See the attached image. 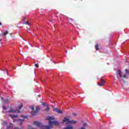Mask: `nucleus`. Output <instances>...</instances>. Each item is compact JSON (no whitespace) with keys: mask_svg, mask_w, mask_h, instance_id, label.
<instances>
[{"mask_svg":"<svg viewBox=\"0 0 129 129\" xmlns=\"http://www.w3.org/2000/svg\"><path fill=\"white\" fill-rule=\"evenodd\" d=\"M22 107H23V105L22 104H20V106H18V109H21Z\"/></svg>","mask_w":129,"mask_h":129,"instance_id":"nucleus-17","label":"nucleus"},{"mask_svg":"<svg viewBox=\"0 0 129 129\" xmlns=\"http://www.w3.org/2000/svg\"><path fill=\"white\" fill-rule=\"evenodd\" d=\"M2 40L0 39V42H1Z\"/></svg>","mask_w":129,"mask_h":129,"instance_id":"nucleus-32","label":"nucleus"},{"mask_svg":"<svg viewBox=\"0 0 129 129\" xmlns=\"http://www.w3.org/2000/svg\"><path fill=\"white\" fill-rule=\"evenodd\" d=\"M62 122H66L67 124H69L70 122V119L69 118V117H64L62 120Z\"/></svg>","mask_w":129,"mask_h":129,"instance_id":"nucleus-4","label":"nucleus"},{"mask_svg":"<svg viewBox=\"0 0 129 129\" xmlns=\"http://www.w3.org/2000/svg\"><path fill=\"white\" fill-rule=\"evenodd\" d=\"M8 34H9V31L6 30L4 32V33L3 34H2V37H5V36H7V35H8Z\"/></svg>","mask_w":129,"mask_h":129,"instance_id":"nucleus-10","label":"nucleus"},{"mask_svg":"<svg viewBox=\"0 0 129 129\" xmlns=\"http://www.w3.org/2000/svg\"><path fill=\"white\" fill-rule=\"evenodd\" d=\"M1 36H2V34H0V37H1Z\"/></svg>","mask_w":129,"mask_h":129,"instance_id":"nucleus-31","label":"nucleus"},{"mask_svg":"<svg viewBox=\"0 0 129 129\" xmlns=\"http://www.w3.org/2000/svg\"><path fill=\"white\" fill-rule=\"evenodd\" d=\"M31 109H32V110H34V107H33V106L31 107Z\"/></svg>","mask_w":129,"mask_h":129,"instance_id":"nucleus-25","label":"nucleus"},{"mask_svg":"<svg viewBox=\"0 0 129 129\" xmlns=\"http://www.w3.org/2000/svg\"><path fill=\"white\" fill-rule=\"evenodd\" d=\"M24 24H25L26 25H28L29 26H30V25H31V24H30V23H29V21L25 22L24 23Z\"/></svg>","mask_w":129,"mask_h":129,"instance_id":"nucleus-16","label":"nucleus"},{"mask_svg":"<svg viewBox=\"0 0 129 129\" xmlns=\"http://www.w3.org/2000/svg\"><path fill=\"white\" fill-rule=\"evenodd\" d=\"M6 71V73H8V71Z\"/></svg>","mask_w":129,"mask_h":129,"instance_id":"nucleus-30","label":"nucleus"},{"mask_svg":"<svg viewBox=\"0 0 129 129\" xmlns=\"http://www.w3.org/2000/svg\"><path fill=\"white\" fill-rule=\"evenodd\" d=\"M21 117L24 118H28V116H25V115H22Z\"/></svg>","mask_w":129,"mask_h":129,"instance_id":"nucleus-18","label":"nucleus"},{"mask_svg":"<svg viewBox=\"0 0 129 129\" xmlns=\"http://www.w3.org/2000/svg\"><path fill=\"white\" fill-rule=\"evenodd\" d=\"M13 125H14V124L13 123H11L10 124V126H13Z\"/></svg>","mask_w":129,"mask_h":129,"instance_id":"nucleus-24","label":"nucleus"},{"mask_svg":"<svg viewBox=\"0 0 129 129\" xmlns=\"http://www.w3.org/2000/svg\"><path fill=\"white\" fill-rule=\"evenodd\" d=\"M95 48H96V50L97 51H98V50H99V45L98 44H96L95 45Z\"/></svg>","mask_w":129,"mask_h":129,"instance_id":"nucleus-12","label":"nucleus"},{"mask_svg":"<svg viewBox=\"0 0 129 129\" xmlns=\"http://www.w3.org/2000/svg\"><path fill=\"white\" fill-rule=\"evenodd\" d=\"M118 75L120 76V78H126V76L125 75H123V76H121V71H120V70H118Z\"/></svg>","mask_w":129,"mask_h":129,"instance_id":"nucleus-7","label":"nucleus"},{"mask_svg":"<svg viewBox=\"0 0 129 129\" xmlns=\"http://www.w3.org/2000/svg\"><path fill=\"white\" fill-rule=\"evenodd\" d=\"M125 72L126 75H129V71H128V70L125 69Z\"/></svg>","mask_w":129,"mask_h":129,"instance_id":"nucleus-14","label":"nucleus"},{"mask_svg":"<svg viewBox=\"0 0 129 129\" xmlns=\"http://www.w3.org/2000/svg\"><path fill=\"white\" fill-rule=\"evenodd\" d=\"M20 128H22V127H21Z\"/></svg>","mask_w":129,"mask_h":129,"instance_id":"nucleus-33","label":"nucleus"},{"mask_svg":"<svg viewBox=\"0 0 129 129\" xmlns=\"http://www.w3.org/2000/svg\"><path fill=\"white\" fill-rule=\"evenodd\" d=\"M9 116H11V117H12V118H15L16 117H18V115H12V114H10Z\"/></svg>","mask_w":129,"mask_h":129,"instance_id":"nucleus-13","label":"nucleus"},{"mask_svg":"<svg viewBox=\"0 0 129 129\" xmlns=\"http://www.w3.org/2000/svg\"><path fill=\"white\" fill-rule=\"evenodd\" d=\"M47 120H49L48 122V125H43L42 123H40L38 121H35L33 122V124L34 125H36V126H38L40 129H51L53 128V124L54 125H58L59 123L57 121H51V120L53 119L52 117H49L47 118Z\"/></svg>","mask_w":129,"mask_h":129,"instance_id":"nucleus-1","label":"nucleus"},{"mask_svg":"<svg viewBox=\"0 0 129 129\" xmlns=\"http://www.w3.org/2000/svg\"><path fill=\"white\" fill-rule=\"evenodd\" d=\"M3 108L4 109L3 110V113H8L9 112V113H15L16 112L17 113H19V112H21V111L19 110H14V109H10L8 111H7V107H6L5 106H3Z\"/></svg>","mask_w":129,"mask_h":129,"instance_id":"nucleus-2","label":"nucleus"},{"mask_svg":"<svg viewBox=\"0 0 129 129\" xmlns=\"http://www.w3.org/2000/svg\"><path fill=\"white\" fill-rule=\"evenodd\" d=\"M87 124H86V123H84L83 124V125L84 126H86Z\"/></svg>","mask_w":129,"mask_h":129,"instance_id":"nucleus-22","label":"nucleus"},{"mask_svg":"<svg viewBox=\"0 0 129 129\" xmlns=\"http://www.w3.org/2000/svg\"><path fill=\"white\" fill-rule=\"evenodd\" d=\"M28 129H36V128H34V127H32V126H29V127H28Z\"/></svg>","mask_w":129,"mask_h":129,"instance_id":"nucleus-21","label":"nucleus"},{"mask_svg":"<svg viewBox=\"0 0 129 129\" xmlns=\"http://www.w3.org/2000/svg\"><path fill=\"white\" fill-rule=\"evenodd\" d=\"M45 111H49L50 110V108L49 107H47L46 109H44Z\"/></svg>","mask_w":129,"mask_h":129,"instance_id":"nucleus-15","label":"nucleus"},{"mask_svg":"<svg viewBox=\"0 0 129 129\" xmlns=\"http://www.w3.org/2000/svg\"><path fill=\"white\" fill-rule=\"evenodd\" d=\"M80 129H85V127H81Z\"/></svg>","mask_w":129,"mask_h":129,"instance_id":"nucleus-28","label":"nucleus"},{"mask_svg":"<svg viewBox=\"0 0 129 129\" xmlns=\"http://www.w3.org/2000/svg\"><path fill=\"white\" fill-rule=\"evenodd\" d=\"M77 123V121L75 120H72L70 121V124H75Z\"/></svg>","mask_w":129,"mask_h":129,"instance_id":"nucleus-9","label":"nucleus"},{"mask_svg":"<svg viewBox=\"0 0 129 129\" xmlns=\"http://www.w3.org/2000/svg\"><path fill=\"white\" fill-rule=\"evenodd\" d=\"M53 111H55V112H57V113H59V114L63 113V111L58 109L57 108H53Z\"/></svg>","mask_w":129,"mask_h":129,"instance_id":"nucleus-5","label":"nucleus"},{"mask_svg":"<svg viewBox=\"0 0 129 129\" xmlns=\"http://www.w3.org/2000/svg\"><path fill=\"white\" fill-rule=\"evenodd\" d=\"M23 121H24V119H19L18 120V124H19V125H20V126H22V124H23Z\"/></svg>","mask_w":129,"mask_h":129,"instance_id":"nucleus-8","label":"nucleus"},{"mask_svg":"<svg viewBox=\"0 0 129 129\" xmlns=\"http://www.w3.org/2000/svg\"><path fill=\"white\" fill-rule=\"evenodd\" d=\"M39 111H40V108H39V107H36V111H32L31 112V114L32 115H37V113H38L39 112Z\"/></svg>","mask_w":129,"mask_h":129,"instance_id":"nucleus-3","label":"nucleus"},{"mask_svg":"<svg viewBox=\"0 0 129 129\" xmlns=\"http://www.w3.org/2000/svg\"><path fill=\"white\" fill-rule=\"evenodd\" d=\"M99 86H103L104 85V80L103 79H101L100 82L98 83Z\"/></svg>","mask_w":129,"mask_h":129,"instance_id":"nucleus-6","label":"nucleus"},{"mask_svg":"<svg viewBox=\"0 0 129 129\" xmlns=\"http://www.w3.org/2000/svg\"><path fill=\"white\" fill-rule=\"evenodd\" d=\"M45 81V80H42L41 82H44Z\"/></svg>","mask_w":129,"mask_h":129,"instance_id":"nucleus-26","label":"nucleus"},{"mask_svg":"<svg viewBox=\"0 0 129 129\" xmlns=\"http://www.w3.org/2000/svg\"><path fill=\"white\" fill-rule=\"evenodd\" d=\"M0 26H2V23L0 22Z\"/></svg>","mask_w":129,"mask_h":129,"instance_id":"nucleus-29","label":"nucleus"},{"mask_svg":"<svg viewBox=\"0 0 129 129\" xmlns=\"http://www.w3.org/2000/svg\"><path fill=\"white\" fill-rule=\"evenodd\" d=\"M4 102H5L6 103H8V101H5Z\"/></svg>","mask_w":129,"mask_h":129,"instance_id":"nucleus-27","label":"nucleus"},{"mask_svg":"<svg viewBox=\"0 0 129 129\" xmlns=\"http://www.w3.org/2000/svg\"><path fill=\"white\" fill-rule=\"evenodd\" d=\"M34 66H35V67H36L37 68H39V65L38 64V63L35 64Z\"/></svg>","mask_w":129,"mask_h":129,"instance_id":"nucleus-19","label":"nucleus"},{"mask_svg":"<svg viewBox=\"0 0 129 129\" xmlns=\"http://www.w3.org/2000/svg\"><path fill=\"white\" fill-rule=\"evenodd\" d=\"M42 105L43 106H45V103L44 102H42Z\"/></svg>","mask_w":129,"mask_h":129,"instance_id":"nucleus-23","label":"nucleus"},{"mask_svg":"<svg viewBox=\"0 0 129 129\" xmlns=\"http://www.w3.org/2000/svg\"><path fill=\"white\" fill-rule=\"evenodd\" d=\"M63 129H73V126H72V125H69Z\"/></svg>","mask_w":129,"mask_h":129,"instance_id":"nucleus-11","label":"nucleus"},{"mask_svg":"<svg viewBox=\"0 0 129 129\" xmlns=\"http://www.w3.org/2000/svg\"><path fill=\"white\" fill-rule=\"evenodd\" d=\"M73 115H74V116H77V114H76L75 113H73Z\"/></svg>","mask_w":129,"mask_h":129,"instance_id":"nucleus-20","label":"nucleus"}]
</instances>
